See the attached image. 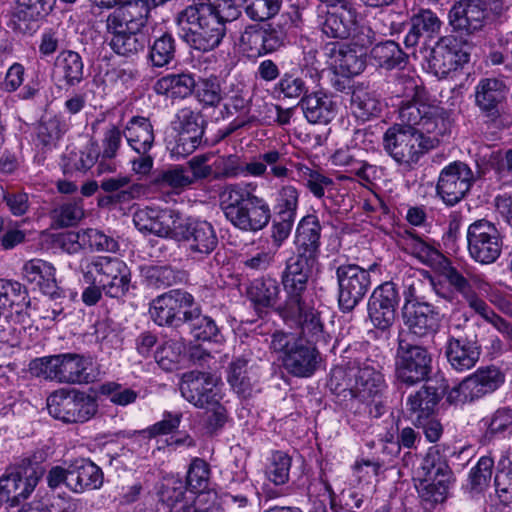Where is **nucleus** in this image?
I'll return each mask as SVG.
<instances>
[{
    "instance_id": "423d86ee",
    "label": "nucleus",
    "mask_w": 512,
    "mask_h": 512,
    "mask_svg": "<svg viewBox=\"0 0 512 512\" xmlns=\"http://www.w3.org/2000/svg\"><path fill=\"white\" fill-rule=\"evenodd\" d=\"M271 348L280 354L283 367L297 377H310L316 370L318 353L310 340L292 333L276 332Z\"/></svg>"
},
{
    "instance_id": "9b49d317",
    "label": "nucleus",
    "mask_w": 512,
    "mask_h": 512,
    "mask_svg": "<svg viewBox=\"0 0 512 512\" xmlns=\"http://www.w3.org/2000/svg\"><path fill=\"white\" fill-rule=\"evenodd\" d=\"M49 414L66 423L85 422L97 411L94 397L75 389H59L47 399Z\"/></svg>"
},
{
    "instance_id": "6e6552de",
    "label": "nucleus",
    "mask_w": 512,
    "mask_h": 512,
    "mask_svg": "<svg viewBox=\"0 0 512 512\" xmlns=\"http://www.w3.org/2000/svg\"><path fill=\"white\" fill-rule=\"evenodd\" d=\"M180 392L195 407L213 411L216 425H222L225 409L220 405L222 393L219 378L202 372L186 373L182 377Z\"/></svg>"
},
{
    "instance_id": "bb28decb",
    "label": "nucleus",
    "mask_w": 512,
    "mask_h": 512,
    "mask_svg": "<svg viewBox=\"0 0 512 512\" xmlns=\"http://www.w3.org/2000/svg\"><path fill=\"white\" fill-rule=\"evenodd\" d=\"M308 258L297 256L290 258L283 272L282 283L287 293L286 306L298 305L302 293L306 290L309 278Z\"/></svg>"
},
{
    "instance_id": "3c124183",
    "label": "nucleus",
    "mask_w": 512,
    "mask_h": 512,
    "mask_svg": "<svg viewBox=\"0 0 512 512\" xmlns=\"http://www.w3.org/2000/svg\"><path fill=\"white\" fill-rule=\"evenodd\" d=\"M370 55L378 66L387 70L398 67L404 62V53L398 44L391 40L376 44Z\"/></svg>"
},
{
    "instance_id": "4c0bfd02",
    "label": "nucleus",
    "mask_w": 512,
    "mask_h": 512,
    "mask_svg": "<svg viewBox=\"0 0 512 512\" xmlns=\"http://www.w3.org/2000/svg\"><path fill=\"white\" fill-rule=\"evenodd\" d=\"M83 61L74 51H62L57 56L53 67V78L67 85H76L83 79Z\"/></svg>"
},
{
    "instance_id": "72a5a7b5",
    "label": "nucleus",
    "mask_w": 512,
    "mask_h": 512,
    "mask_svg": "<svg viewBox=\"0 0 512 512\" xmlns=\"http://www.w3.org/2000/svg\"><path fill=\"white\" fill-rule=\"evenodd\" d=\"M320 224L315 215H306L297 225L295 244L299 255L305 258L315 256L320 245Z\"/></svg>"
},
{
    "instance_id": "20e7f679",
    "label": "nucleus",
    "mask_w": 512,
    "mask_h": 512,
    "mask_svg": "<svg viewBox=\"0 0 512 512\" xmlns=\"http://www.w3.org/2000/svg\"><path fill=\"white\" fill-rule=\"evenodd\" d=\"M29 370L37 377L60 383H89L96 378L91 358L70 353L34 359Z\"/></svg>"
},
{
    "instance_id": "a211bd4d",
    "label": "nucleus",
    "mask_w": 512,
    "mask_h": 512,
    "mask_svg": "<svg viewBox=\"0 0 512 512\" xmlns=\"http://www.w3.org/2000/svg\"><path fill=\"white\" fill-rule=\"evenodd\" d=\"M473 172L463 162H454L444 167L440 173L437 193L447 205H455L470 190Z\"/></svg>"
},
{
    "instance_id": "dca6fc26",
    "label": "nucleus",
    "mask_w": 512,
    "mask_h": 512,
    "mask_svg": "<svg viewBox=\"0 0 512 512\" xmlns=\"http://www.w3.org/2000/svg\"><path fill=\"white\" fill-rule=\"evenodd\" d=\"M173 239L184 241L187 249L194 255L210 254L218 244L216 232L211 223L205 220H187L180 218Z\"/></svg>"
},
{
    "instance_id": "6e6d98bb",
    "label": "nucleus",
    "mask_w": 512,
    "mask_h": 512,
    "mask_svg": "<svg viewBox=\"0 0 512 512\" xmlns=\"http://www.w3.org/2000/svg\"><path fill=\"white\" fill-rule=\"evenodd\" d=\"M299 191L292 185L282 186L276 193L274 209L277 217L296 219Z\"/></svg>"
},
{
    "instance_id": "1a4fd4ad",
    "label": "nucleus",
    "mask_w": 512,
    "mask_h": 512,
    "mask_svg": "<svg viewBox=\"0 0 512 512\" xmlns=\"http://www.w3.org/2000/svg\"><path fill=\"white\" fill-rule=\"evenodd\" d=\"M282 159L283 155L275 149L261 153L244 166L238 164V158L234 155L219 157L213 162V175L215 178H231L240 175L262 177L269 167L274 177L285 178L289 170L282 163Z\"/></svg>"
},
{
    "instance_id": "5fc2aeb1",
    "label": "nucleus",
    "mask_w": 512,
    "mask_h": 512,
    "mask_svg": "<svg viewBox=\"0 0 512 512\" xmlns=\"http://www.w3.org/2000/svg\"><path fill=\"white\" fill-rule=\"evenodd\" d=\"M287 309L290 314L298 316L303 334L310 336L312 340L318 338L319 333L322 331V323L317 311L304 306L302 301L299 303V306L290 305Z\"/></svg>"
},
{
    "instance_id": "de8ad7c7",
    "label": "nucleus",
    "mask_w": 512,
    "mask_h": 512,
    "mask_svg": "<svg viewBox=\"0 0 512 512\" xmlns=\"http://www.w3.org/2000/svg\"><path fill=\"white\" fill-rule=\"evenodd\" d=\"M441 21L431 10H422L412 18V28L406 36V42L412 45L417 43L419 36L432 37L439 33Z\"/></svg>"
},
{
    "instance_id": "a19ab883",
    "label": "nucleus",
    "mask_w": 512,
    "mask_h": 512,
    "mask_svg": "<svg viewBox=\"0 0 512 512\" xmlns=\"http://www.w3.org/2000/svg\"><path fill=\"white\" fill-rule=\"evenodd\" d=\"M195 85L196 82L191 73L167 74L157 80L154 90L157 94L183 99L193 92Z\"/></svg>"
},
{
    "instance_id": "aec40b11",
    "label": "nucleus",
    "mask_w": 512,
    "mask_h": 512,
    "mask_svg": "<svg viewBox=\"0 0 512 512\" xmlns=\"http://www.w3.org/2000/svg\"><path fill=\"white\" fill-rule=\"evenodd\" d=\"M180 215L171 209L144 207L135 211L133 222L143 234H154L159 237L173 238Z\"/></svg>"
},
{
    "instance_id": "0e129e2a",
    "label": "nucleus",
    "mask_w": 512,
    "mask_h": 512,
    "mask_svg": "<svg viewBox=\"0 0 512 512\" xmlns=\"http://www.w3.org/2000/svg\"><path fill=\"white\" fill-rule=\"evenodd\" d=\"M156 182L161 186L182 190L193 183V178L187 168L176 165L163 171Z\"/></svg>"
},
{
    "instance_id": "c03bdc74",
    "label": "nucleus",
    "mask_w": 512,
    "mask_h": 512,
    "mask_svg": "<svg viewBox=\"0 0 512 512\" xmlns=\"http://www.w3.org/2000/svg\"><path fill=\"white\" fill-rule=\"evenodd\" d=\"M122 144V132L114 125L106 129L102 139L101 158L97 165V174L115 172L117 165L112 161Z\"/></svg>"
},
{
    "instance_id": "f704fd0d",
    "label": "nucleus",
    "mask_w": 512,
    "mask_h": 512,
    "mask_svg": "<svg viewBox=\"0 0 512 512\" xmlns=\"http://www.w3.org/2000/svg\"><path fill=\"white\" fill-rule=\"evenodd\" d=\"M300 105L307 121L313 124H327L336 114L331 97L320 91L302 98Z\"/></svg>"
},
{
    "instance_id": "f257e3e1",
    "label": "nucleus",
    "mask_w": 512,
    "mask_h": 512,
    "mask_svg": "<svg viewBox=\"0 0 512 512\" xmlns=\"http://www.w3.org/2000/svg\"><path fill=\"white\" fill-rule=\"evenodd\" d=\"M399 119L405 126L396 124L383 136L385 151L399 164L418 162L446 131L444 109L419 98L400 107Z\"/></svg>"
},
{
    "instance_id": "cd10ccee",
    "label": "nucleus",
    "mask_w": 512,
    "mask_h": 512,
    "mask_svg": "<svg viewBox=\"0 0 512 512\" xmlns=\"http://www.w3.org/2000/svg\"><path fill=\"white\" fill-rule=\"evenodd\" d=\"M403 318L411 333L423 336L435 332L440 323V315L428 303H405Z\"/></svg>"
},
{
    "instance_id": "e433bc0d",
    "label": "nucleus",
    "mask_w": 512,
    "mask_h": 512,
    "mask_svg": "<svg viewBox=\"0 0 512 512\" xmlns=\"http://www.w3.org/2000/svg\"><path fill=\"white\" fill-rule=\"evenodd\" d=\"M128 145L138 154H146L154 143V130L151 122L145 117H133L124 129Z\"/></svg>"
},
{
    "instance_id": "c85d7f7f",
    "label": "nucleus",
    "mask_w": 512,
    "mask_h": 512,
    "mask_svg": "<svg viewBox=\"0 0 512 512\" xmlns=\"http://www.w3.org/2000/svg\"><path fill=\"white\" fill-rule=\"evenodd\" d=\"M103 484L101 469L86 459L75 461L68 468L67 487L75 493L99 489Z\"/></svg>"
},
{
    "instance_id": "603ef678",
    "label": "nucleus",
    "mask_w": 512,
    "mask_h": 512,
    "mask_svg": "<svg viewBox=\"0 0 512 512\" xmlns=\"http://www.w3.org/2000/svg\"><path fill=\"white\" fill-rule=\"evenodd\" d=\"M130 178L127 176H117L102 180L100 187L107 193L115 196L118 203H127L136 198L142 188L139 185H129Z\"/></svg>"
},
{
    "instance_id": "7ed1b4c3",
    "label": "nucleus",
    "mask_w": 512,
    "mask_h": 512,
    "mask_svg": "<svg viewBox=\"0 0 512 512\" xmlns=\"http://www.w3.org/2000/svg\"><path fill=\"white\" fill-rule=\"evenodd\" d=\"M223 197L224 214L236 228L246 232H257L269 223L271 210L268 202L247 187L239 184L228 185Z\"/></svg>"
},
{
    "instance_id": "5701e85b",
    "label": "nucleus",
    "mask_w": 512,
    "mask_h": 512,
    "mask_svg": "<svg viewBox=\"0 0 512 512\" xmlns=\"http://www.w3.org/2000/svg\"><path fill=\"white\" fill-rule=\"evenodd\" d=\"M280 43L275 31L254 25L247 27L241 33L236 45L243 55L248 58H257L275 51Z\"/></svg>"
},
{
    "instance_id": "7c9ffc66",
    "label": "nucleus",
    "mask_w": 512,
    "mask_h": 512,
    "mask_svg": "<svg viewBox=\"0 0 512 512\" xmlns=\"http://www.w3.org/2000/svg\"><path fill=\"white\" fill-rule=\"evenodd\" d=\"M25 279L35 284L39 290L52 298L58 297V285L56 281L55 267L42 259H31L23 266Z\"/></svg>"
},
{
    "instance_id": "c9c22d12",
    "label": "nucleus",
    "mask_w": 512,
    "mask_h": 512,
    "mask_svg": "<svg viewBox=\"0 0 512 512\" xmlns=\"http://www.w3.org/2000/svg\"><path fill=\"white\" fill-rule=\"evenodd\" d=\"M210 469L208 464L199 458L194 459L187 472L188 494L195 496V503L214 501L216 494L208 490Z\"/></svg>"
},
{
    "instance_id": "0eeeda50",
    "label": "nucleus",
    "mask_w": 512,
    "mask_h": 512,
    "mask_svg": "<svg viewBox=\"0 0 512 512\" xmlns=\"http://www.w3.org/2000/svg\"><path fill=\"white\" fill-rule=\"evenodd\" d=\"M451 479V470L445 458L436 447L429 448L416 471L419 495L431 503L443 502L447 498Z\"/></svg>"
},
{
    "instance_id": "b1692460",
    "label": "nucleus",
    "mask_w": 512,
    "mask_h": 512,
    "mask_svg": "<svg viewBox=\"0 0 512 512\" xmlns=\"http://www.w3.org/2000/svg\"><path fill=\"white\" fill-rule=\"evenodd\" d=\"M365 56L366 51L363 47L340 44L331 50L328 64L336 75L349 78L359 75L364 70Z\"/></svg>"
},
{
    "instance_id": "a878e982",
    "label": "nucleus",
    "mask_w": 512,
    "mask_h": 512,
    "mask_svg": "<svg viewBox=\"0 0 512 512\" xmlns=\"http://www.w3.org/2000/svg\"><path fill=\"white\" fill-rule=\"evenodd\" d=\"M150 9L148 0L127 1L109 14L106 26L141 31L147 22Z\"/></svg>"
},
{
    "instance_id": "e2e57ef3",
    "label": "nucleus",
    "mask_w": 512,
    "mask_h": 512,
    "mask_svg": "<svg viewBox=\"0 0 512 512\" xmlns=\"http://www.w3.org/2000/svg\"><path fill=\"white\" fill-rule=\"evenodd\" d=\"M182 352V343L175 340H169L157 348L155 359L162 369L170 371L173 370L180 362Z\"/></svg>"
},
{
    "instance_id": "ea45409f",
    "label": "nucleus",
    "mask_w": 512,
    "mask_h": 512,
    "mask_svg": "<svg viewBox=\"0 0 512 512\" xmlns=\"http://www.w3.org/2000/svg\"><path fill=\"white\" fill-rule=\"evenodd\" d=\"M350 109L358 120L365 122L381 113L382 103L374 91L357 86L351 96Z\"/></svg>"
},
{
    "instance_id": "09e8293b",
    "label": "nucleus",
    "mask_w": 512,
    "mask_h": 512,
    "mask_svg": "<svg viewBox=\"0 0 512 512\" xmlns=\"http://www.w3.org/2000/svg\"><path fill=\"white\" fill-rule=\"evenodd\" d=\"M480 398L498 389L504 382V375L496 367H484L477 369L468 376Z\"/></svg>"
},
{
    "instance_id": "69168bd1",
    "label": "nucleus",
    "mask_w": 512,
    "mask_h": 512,
    "mask_svg": "<svg viewBox=\"0 0 512 512\" xmlns=\"http://www.w3.org/2000/svg\"><path fill=\"white\" fill-rule=\"evenodd\" d=\"M174 39L169 34H163L157 38L150 50V59L154 66L163 67L174 57Z\"/></svg>"
},
{
    "instance_id": "338daca9",
    "label": "nucleus",
    "mask_w": 512,
    "mask_h": 512,
    "mask_svg": "<svg viewBox=\"0 0 512 512\" xmlns=\"http://www.w3.org/2000/svg\"><path fill=\"white\" fill-rule=\"evenodd\" d=\"M182 419V413L165 411L160 421L140 432L144 438H154L175 432Z\"/></svg>"
},
{
    "instance_id": "a18cd8bd",
    "label": "nucleus",
    "mask_w": 512,
    "mask_h": 512,
    "mask_svg": "<svg viewBox=\"0 0 512 512\" xmlns=\"http://www.w3.org/2000/svg\"><path fill=\"white\" fill-rule=\"evenodd\" d=\"M280 286L274 278L256 279L250 286L249 296L256 309L274 307L279 300Z\"/></svg>"
},
{
    "instance_id": "393cba45",
    "label": "nucleus",
    "mask_w": 512,
    "mask_h": 512,
    "mask_svg": "<svg viewBox=\"0 0 512 512\" xmlns=\"http://www.w3.org/2000/svg\"><path fill=\"white\" fill-rule=\"evenodd\" d=\"M357 23V11L348 0H338L321 22L324 34L332 38H347Z\"/></svg>"
},
{
    "instance_id": "412c9836",
    "label": "nucleus",
    "mask_w": 512,
    "mask_h": 512,
    "mask_svg": "<svg viewBox=\"0 0 512 512\" xmlns=\"http://www.w3.org/2000/svg\"><path fill=\"white\" fill-rule=\"evenodd\" d=\"M469 46L455 38L441 39L432 51L430 67L438 77H446L470 60Z\"/></svg>"
},
{
    "instance_id": "ddd939ff",
    "label": "nucleus",
    "mask_w": 512,
    "mask_h": 512,
    "mask_svg": "<svg viewBox=\"0 0 512 512\" xmlns=\"http://www.w3.org/2000/svg\"><path fill=\"white\" fill-rule=\"evenodd\" d=\"M468 252L481 264L495 262L501 254L502 241L494 224L481 219L469 225L466 233Z\"/></svg>"
},
{
    "instance_id": "f3484780",
    "label": "nucleus",
    "mask_w": 512,
    "mask_h": 512,
    "mask_svg": "<svg viewBox=\"0 0 512 512\" xmlns=\"http://www.w3.org/2000/svg\"><path fill=\"white\" fill-rule=\"evenodd\" d=\"M39 477L32 465L12 468L0 478V501L17 505L33 492Z\"/></svg>"
},
{
    "instance_id": "4468645a",
    "label": "nucleus",
    "mask_w": 512,
    "mask_h": 512,
    "mask_svg": "<svg viewBox=\"0 0 512 512\" xmlns=\"http://www.w3.org/2000/svg\"><path fill=\"white\" fill-rule=\"evenodd\" d=\"M193 297L182 290H172L157 297L150 308L152 319L159 326L177 325L198 315V308L193 306Z\"/></svg>"
},
{
    "instance_id": "13d9d810",
    "label": "nucleus",
    "mask_w": 512,
    "mask_h": 512,
    "mask_svg": "<svg viewBox=\"0 0 512 512\" xmlns=\"http://www.w3.org/2000/svg\"><path fill=\"white\" fill-rule=\"evenodd\" d=\"M397 424L393 419L390 421V428L381 436V440L391 445L390 451L398 453L401 447L412 448L418 438L417 433L410 427L403 428L400 433Z\"/></svg>"
},
{
    "instance_id": "774afa93",
    "label": "nucleus",
    "mask_w": 512,
    "mask_h": 512,
    "mask_svg": "<svg viewBox=\"0 0 512 512\" xmlns=\"http://www.w3.org/2000/svg\"><path fill=\"white\" fill-rule=\"evenodd\" d=\"M493 465L494 461L490 457L483 456L478 460L476 466L469 473L470 484L473 490L480 492L488 486L492 476Z\"/></svg>"
},
{
    "instance_id": "473e14b6",
    "label": "nucleus",
    "mask_w": 512,
    "mask_h": 512,
    "mask_svg": "<svg viewBox=\"0 0 512 512\" xmlns=\"http://www.w3.org/2000/svg\"><path fill=\"white\" fill-rule=\"evenodd\" d=\"M445 354L450 366L458 372L473 368L479 360L480 349L472 341L451 337L446 344Z\"/></svg>"
},
{
    "instance_id": "2eb2a0df",
    "label": "nucleus",
    "mask_w": 512,
    "mask_h": 512,
    "mask_svg": "<svg viewBox=\"0 0 512 512\" xmlns=\"http://www.w3.org/2000/svg\"><path fill=\"white\" fill-rule=\"evenodd\" d=\"M338 302L342 311L353 310L371 286L369 271L356 264L340 265L336 269Z\"/></svg>"
},
{
    "instance_id": "37998d69",
    "label": "nucleus",
    "mask_w": 512,
    "mask_h": 512,
    "mask_svg": "<svg viewBox=\"0 0 512 512\" xmlns=\"http://www.w3.org/2000/svg\"><path fill=\"white\" fill-rule=\"evenodd\" d=\"M445 278L467 301L469 307L479 314L484 320L494 318V311L485 301L480 299L472 290L468 281L455 269L448 268L445 271Z\"/></svg>"
},
{
    "instance_id": "9d476101",
    "label": "nucleus",
    "mask_w": 512,
    "mask_h": 512,
    "mask_svg": "<svg viewBox=\"0 0 512 512\" xmlns=\"http://www.w3.org/2000/svg\"><path fill=\"white\" fill-rule=\"evenodd\" d=\"M408 333H400L395 356V377L412 386L426 380L431 372V355L426 348L408 339Z\"/></svg>"
},
{
    "instance_id": "2f4dec72",
    "label": "nucleus",
    "mask_w": 512,
    "mask_h": 512,
    "mask_svg": "<svg viewBox=\"0 0 512 512\" xmlns=\"http://www.w3.org/2000/svg\"><path fill=\"white\" fill-rule=\"evenodd\" d=\"M55 0H16L11 21L15 29L26 32L30 23L47 16L53 9Z\"/></svg>"
},
{
    "instance_id": "49530a36",
    "label": "nucleus",
    "mask_w": 512,
    "mask_h": 512,
    "mask_svg": "<svg viewBox=\"0 0 512 512\" xmlns=\"http://www.w3.org/2000/svg\"><path fill=\"white\" fill-rule=\"evenodd\" d=\"M331 161L336 166L346 167L348 171L355 173L360 178L371 181L376 176V167L356 159V154L349 147H341L331 156Z\"/></svg>"
},
{
    "instance_id": "c756f323",
    "label": "nucleus",
    "mask_w": 512,
    "mask_h": 512,
    "mask_svg": "<svg viewBox=\"0 0 512 512\" xmlns=\"http://www.w3.org/2000/svg\"><path fill=\"white\" fill-rule=\"evenodd\" d=\"M475 104L487 116L499 114V105L505 99L506 86L496 78H483L475 86Z\"/></svg>"
},
{
    "instance_id": "bf43d9fd",
    "label": "nucleus",
    "mask_w": 512,
    "mask_h": 512,
    "mask_svg": "<svg viewBox=\"0 0 512 512\" xmlns=\"http://www.w3.org/2000/svg\"><path fill=\"white\" fill-rule=\"evenodd\" d=\"M406 248L414 257L428 266L439 264L443 258L438 248L418 237L407 239Z\"/></svg>"
},
{
    "instance_id": "4d7b16f0",
    "label": "nucleus",
    "mask_w": 512,
    "mask_h": 512,
    "mask_svg": "<svg viewBox=\"0 0 512 512\" xmlns=\"http://www.w3.org/2000/svg\"><path fill=\"white\" fill-rule=\"evenodd\" d=\"M291 468L290 457L281 451L274 452L266 466L267 479L275 485H283L289 479Z\"/></svg>"
},
{
    "instance_id": "6ab92c4d",
    "label": "nucleus",
    "mask_w": 512,
    "mask_h": 512,
    "mask_svg": "<svg viewBox=\"0 0 512 512\" xmlns=\"http://www.w3.org/2000/svg\"><path fill=\"white\" fill-rule=\"evenodd\" d=\"M491 21V12L485 0H461L449 12V22L454 29L474 34Z\"/></svg>"
},
{
    "instance_id": "79ce46f5",
    "label": "nucleus",
    "mask_w": 512,
    "mask_h": 512,
    "mask_svg": "<svg viewBox=\"0 0 512 512\" xmlns=\"http://www.w3.org/2000/svg\"><path fill=\"white\" fill-rule=\"evenodd\" d=\"M107 31L111 34L110 46L119 55L130 57L144 49L145 41L140 31L113 26H107Z\"/></svg>"
},
{
    "instance_id": "58836bf2",
    "label": "nucleus",
    "mask_w": 512,
    "mask_h": 512,
    "mask_svg": "<svg viewBox=\"0 0 512 512\" xmlns=\"http://www.w3.org/2000/svg\"><path fill=\"white\" fill-rule=\"evenodd\" d=\"M439 396L432 387H422L410 394L406 401L407 411L412 421L421 424L432 416L438 404Z\"/></svg>"
},
{
    "instance_id": "864d4df0",
    "label": "nucleus",
    "mask_w": 512,
    "mask_h": 512,
    "mask_svg": "<svg viewBox=\"0 0 512 512\" xmlns=\"http://www.w3.org/2000/svg\"><path fill=\"white\" fill-rule=\"evenodd\" d=\"M158 494L160 501L170 509V512H173L188 496L183 481L173 476L164 479Z\"/></svg>"
},
{
    "instance_id": "f8f14e48",
    "label": "nucleus",
    "mask_w": 512,
    "mask_h": 512,
    "mask_svg": "<svg viewBox=\"0 0 512 512\" xmlns=\"http://www.w3.org/2000/svg\"><path fill=\"white\" fill-rule=\"evenodd\" d=\"M351 395L359 401L374 405L376 416L382 413V396L387 385L381 372L372 361H365L348 372Z\"/></svg>"
},
{
    "instance_id": "39448f33",
    "label": "nucleus",
    "mask_w": 512,
    "mask_h": 512,
    "mask_svg": "<svg viewBox=\"0 0 512 512\" xmlns=\"http://www.w3.org/2000/svg\"><path fill=\"white\" fill-rule=\"evenodd\" d=\"M79 270L85 283H98L109 297L119 298L129 290L130 270L117 257H84L80 261Z\"/></svg>"
},
{
    "instance_id": "052dcab7",
    "label": "nucleus",
    "mask_w": 512,
    "mask_h": 512,
    "mask_svg": "<svg viewBox=\"0 0 512 512\" xmlns=\"http://www.w3.org/2000/svg\"><path fill=\"white\" fill-rule=\"evenodd\" d=\"M282 0H243L247 16L255 21L273 18L280 10Z\"/></svg>"
},
{
    "instance_id": "4be33fe9",
    "label": "nucleus",
    "mask_w": 512,
    "mask_h": 512,
    "mask_svg": "<svg viewBox=\"0 0 512 512\" xmlns=\"http://www.w3.org/2000/svg\"><path fill=\"white\" fill-rule=\"evenodd\" d=\"M172 128L177 133L175 151L178 155H189L200 144L203 129L199 114L192 109L179 110L172 121Z\"/></svg>"
},
{
    "instance_id": "680f3d73",
    "label": "nucleus",
    "mask_w": 512,
    "mask_h": 512,
    "mask_svg": "<svg viewBox=\"0 0 512 512\" xmlns=\"http://www.w3.org/2000/svg\"><path fill=\"white\" fill-rule=\"evenodd\" d=\"M494 484L502 501L512 498V455L503 456L499 460Z\"/></svg>"
},
{
    "instance_id": "f03ea898",
    "label": "nucleus",
    "mask_w": 512,
    "mask_h": 512,
    "mask_svg": "<svg viewBox=\"0 0 512 512\" xmlns=\"http://www.w3.org/2000/svg\"><path fill=\"white\" fill-rule=\"evenodd\" d=\"M232 0H207L185 8L177 16L181 36L194 49L210 51L224 34L225 23L233 16Z\"/></svg>"
},
{
    "instance_id": "8fccbe9b",
    "label": "nucleus",
    "mask_w": 512,
    "mask_h": 512,
    "mask_svg": "<svg viewBox=\"0 0 512 512\" xmlns=\"http://www.w3.org/2000/svg\"><path fill=\"white\" fill-rule=\"evenodd\" d=\"M255 381L256 374L248 369V362L245 359H236L231 363L228 382L236 393L245 396Z\"/></svg>"
}]
</instances>
